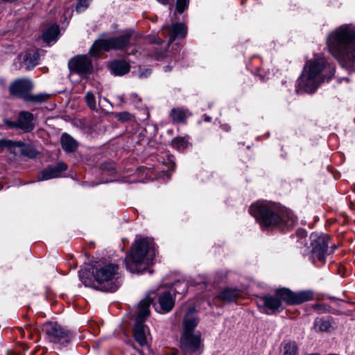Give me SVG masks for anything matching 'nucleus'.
<instances>
[{"label": "nucleus", "mask_w": 355, "mask_h": 355, "mask_svg": "<svg viewBox=\"0 0 355 355\" xmlns=\"http://www.w3.org/2000/svg\"><path fill=\"white\" fill-rule=\"evenodd\" d=\"M313 327L316 331H327L331 328V324L329 320L320 319L315 321Z\"/></svg>", "instance_id": "393cba45"}, {"label": "nucleus", "mask_w": 355, "mask_h": 355, "mask_svg": "<svg viewBox=\"0 0 355 355\" xmlns=\"http://www.w3.org/2000/svg\"><path fill=\"white\" fill-rule=\"evenodd\" d=\"M67 168V166L64 162H59L55 166H49L40 173L38 180L43 181L59 178L62 172Z\"/></svg>", "instance_id": "2eb2a0df"}, {"label": "nucleus", "mask_w": 355, "mask_h": 355, "mask_svg": "<svg viewBox=\"0 0 355 355\" xmlns=\"http://www.w3.org/2000/svg\"><path fill=\"white\" fill-rule=\"evenodd\" d=\"M33 120V114L28 112H22L19 114L17 121L12 123L11 126L20 128L24 132H30L34 128Z\"/></svg>", "instance_id": "dca6fc26"}, {"label": "nucleus", "mask_w": 355, "mask_h": 355, "mask_svg": "<svg viewBox=\"0 0 355 355\" xmlns=\"http://www.w3.org/2000/svg\"><path fill=\"white\" fill-rule=\"evenodd\" d=\"M33 83L26 78L17 79L10 85V94L26 100L28 93L33 89Z\"/></svg>", "instance_id": "ddd939ff"}, {"label": "nucleus", "mask_w": 355, "mask_h": 355, "mask_svg": "<svg viewBox=\"0 0 355 355\" xmlns=\"http://www.w3.org/2000/svg\"><path fill=\"white\" fill-rule=\"evenodd\" d=\"M311 245L312 247L311 254L313 262L317 259L319 261H324L326 257L331 254L336 248L334 244L331 245L332 249H329V244L330 239L327 234L319 235L315 233L311 234Z\"/></svg>", "instance_id": "1a4fd4ad"}, {"label": "nucleus", "mask_w": 355, "mask_h": 355, "mask_svg": "<svg viewBox=\"0 0 355 355\" xmlns=\"http://www.w3.org/2000/svg\"><path fill=\"white\" fill-rule=\"evenodd\" d=\"M240 295L239 291L234 288H225L223 290L218 297L226 302H232L236 300Z\"/></svg>", "instance_id": "5701e85b"}, {"label": "nucleus", "mask_w": 355, "mask_h": 355, "mask_svg": "<svg viewBox=\"0 0 355 355\" xmlns=\"http://www.w3.org/2000/svg\"><path fill=\"white\" fill-rule=\"evenodd\" d=\"M174 290L176 293H184L187 288V284L184 282H177L173 284Z\"/></svg>", "instance_id": "473e14b6"}, {"label": "nucleus", "mask_w": 355, "mask_h": 355, "mask_svg": "<svg viewBox=\"0 0 355 355\" xmlns=\"http://www.w3.org/2000/svg\"><path fill=\"white\" fill-rule=\"evenodd\" d=\"M171 355H177V354H171Z\"/></svg>", "instance_id": "c03bdc74"}, {"label": "nucleus", "mask_w": 355, "mask_h": 355, "mask_svg": "<svg viewBox=\"0 0 355 355\" xmlns=\"http://www.w3.org/2000/svg\"><path fill=\"white\" fill-rule=\"evenodd\" d=\"M335 68L328 64L320 55L307 61L298 79L299 88L307 93L316 91L319 85L325 80L329 81L334 75Z\"/></svg>", "instance_id": "7ed1b4c3"}, {"label": "nucleus", "mask_w": 355, "mask_h": 355, "mask_svg": "<svg viewBox=\"0 0 355 355\" xmlns=\"http://www.w3.org/2000/svg\"><path fill=\"white\" fill-rule=\"evenodd\" d=\"M85 101H86V103H87L88 107L91 110H96V98L92 92H87L85 94Z\"/></svg>", "instance_id": "c756f323"}, {"label": "nucleus", "mask_w": 355, "mask_h": 355, "mask_svg": "<svg viewBox=\"0 0 355 355\" xmlns=\"http://www.w3.org/2000/svg\"><path fill=\"white\" fill-rule=\"evenodd\" d=\"M155 257V243L148 238L137 239L125 258L126 268L132 272H142Z\"/></svg>", "instance_id": "20e7f679"}, {"label": "nucleus", "mask_w": 355, "mask_h": 355, "mask_svg": "<svg viewBox=\"0 0 355 355\" xmlns=\"http://www.w3.org/2000/svg\"><path fill=\"white\" fill-rule=\"evenodd\" d=\"M68 67L71 71L80 74L87 75L92 69V61L87 55H76L69 60Z\"/></svg>", "instance_id": "f8f14e48"}, {"label": "nucleus", "mask_w": 355, "mask_h": 355, "mask_svg": "<svg viewBox=\"0 0 355 355\" xmlns=\"http://www.w3.org/2000/svg\"><path fill=\"white\" fill-rule=\"evenodd\" d=\"M83 283L86 285V286H89V284L86 282V281H84Z\"/></svg>", "instance_id": "79ce46f5"}, {"label": "nucleus", "mask_w": 355, "mask_h": 355, "mask_svg": "<svg viewBox=\"0 0 355 355\" xmlns=\"http://www.w3.org/2000/svg\"><path fill=\"white\" fill-rule=\"evenodd\" d=\"M24 64L27 69H30L39 63V54L36 51L27 53L23 58Z\"/></svg>", "instance_id": "412c9836"}, {"label": "nucleus", "mask_w": 355, "mask_h": 355, "mask_svg": "<svg viewBox=\"0 0 355 355\" xmlns=\"http://www.w3.org/2000/svg\"><path fill=\"white\" fill-rule=\"evenodd\" d=\"M189 6V0H177L176 12L182 14Z\"/></svg>", "instance_id": "2f4dec72"}, {"label": "nucleus", "mask_w": 355, "mask_h": 355, "mask_svg": "<svg viewBox=\"0 0 355 355\" xmlns=\"http://www.w3.org/2000/svg\"><path fill=\"white\" fill-rule=\"evenodd\" d=\"M110 69L113 74L123 76L129 71L130 66L128 63L125 61L116 60L110 64Z\"/></svg>", "instance_id": "6ab92c4d"}, {"label": "nucleus", "mask_w": 355, "mask_h": 355, "mask_svg": "<svg viewBox=\"0 0 355 355\" xmlns=\"http://www.w3.org/2000/svg\"><path fill=\"white\" fill-rule=\"evenodd\" d=\"M93 275L94 277L93 286L98 290L114 292L119 287V266L116 264L107 263L99 266L93 271Z\"/></svg>", "instance_id": "39448f33"}, {"label": "nucleus", "mask_w": 355, "mask_h": 355, "mask_svg": "<svg viewBox=\"0 0 355 355\" xmlns=\"http://www.w3.org/2000/svg\"><path fill=\"white\" fill-rule=\"evenodd\" d=\"M188 139L185 137H175L172 141V145L178 150H183L188 146Z\"/></svg>", "instance_id": "bb28decb"}, {"label": "nucleus", "mask_w": 355, "mask_h": 355, "mask_svg": "<svg viewBox=\"0 0 355 355\" xmlns=\"http://www.w3.org/2000/svg\"><path fill=\"white\" fill-rule=\"evenodd\" d=\"M260 300L263 304L259 306V310L265 314H272L282 306V302L277 295L275 297L264 295L260 298Z\"/></svg>", "instance_id": "4468645a"}, {"label": "nucleus", "mask_w": 355, "mask_h": 355, "mask_svg": "<svg viewBox=\"0 0 355 355\" xmlns=\"http://www.w3.org/2000/svg\"><path fill=\"white\" fill-rule=\"evenodd\" d=\"M205 121H210V120H211V117H209V116H205Z\"/></svg>", "instance_id": "58836bf2"}, {"label": "nucleus", "mask_w": 355, "mask_h": 355, "mask_svg": "<svg viewBox=\"0 0 355 355\" xmlns=\"http://www.w3.org/2000/svg\"><path fill=\"white\" fill-rule=\"evenodd\" d=\"M130 37L131 33H127L119 37L97 40L90 48L89 53L93 56H98L101 51L121 49L129 44Z\"/></svg>", "instance_id": "6e6552de"}, {"label": "nucleus", "mask_w": 355, "mask_h": 355, "mask_svg": "<svg viewBox=\"0 0 355 355\" xmlns=\"http://www.w3.org/2000/svg\"><path fill=\"white\" fill-rule=\"evenodd\" d=\"M249 211L262 227H277L284 230L293 226L297 220L291 210L271 202L254 203Z\"/></svg>", "instance_id": "f257e3e1"}, {"label": "nucleus", "mask_w": 355, "mask_h": 355, "mask_svg": "<svg viewBox=\"0 0 355 355\" xmlns=\"http://www.w3.org/2000/svg\"><path fill=\"white\" fill-rule=\"evenodd\" d=\"M59 33L58 26L52 25L44 31L42 37L46 42H50L57 40Z\"/></svg>", "instance_id": "4be33fe9"}, {"label": "nucleus", "mask_w": 355, "mask_h": 355, "mask_svg": "<svg viewBox=\"0 0 355 355\" xmlns=\"http://www.w3.org/2000/svg\"><path fill=\"white\" fill-rule=\"evenodd\" d=\"M156 42H157V43H160V42H162V40L158 38V39H157V41Z\"/></svg>", "instance_id": "a19ab883"}, {"label": "nucleus", "mask_w": 355, "mask_h": 355, "mask_svg": "<svg viewBox=\"0 0 355 355\" xmlns=\"http://www.w3.org/2000/svg\"><path fill=\"white\" fill-rule=\"evenodd\" d=\"M276 295L282 301L288 304H300L310 301L313 295L311 291H303L297 293L292 292L287 288H279L276 291Z\"/></svg>", "instance_id": "9d476101"}, {"label": "nucleus", "mask_w": 355, "mask_h": 355, "mask_svg": "<svg viewBox=\"0 0 355 355\" xmlns=\"http://www.w3.org/2000/svg\"><path fill=\"white\" fill-rule=\"evenodd\" d=\"M151 73L150 70V69H146L145 71H141L139 75V78H144V77H147L148 75H150Z\"/></svg>", "instance_id": "f704fd0d"}, {"label": "nucleus", "mask_w": 355, "mask_h": 355, "mask_svg": "<svg viewBox=\"0 0 355 355\" xmlns=\"http://www.w3.org/2000/svg\"><path fill=\"white\" fill-rule=\"evenodd\" d=\"M130 119V114L127 112H121L119 114V119L121 121H127Z\"/></svg>", "instance_id": "72a5a7b5"}, {"label": "nucleus", "mask_w": 355, "mask_h": 355, "mask_svg": "<svg viewBox=\"0 0 355 355\" xmlns=\"http://www.w3.org/2000/svg\"><path fill=\"white\" fill-rule=\"evenodd\" d=\"M131 98L133 103L141 101V98L138 96L137 94H132L131 95Z\"/></svg>", "instance_id": "c9c22d12"}, {"label": "nucleus", "mask_w": 355, "mask_h": 355, "mask_svg": "<svg viewBox=\"0 0 355 355\" xmlns=\"http://www.w3.org/2000/svg\"><path fill=\"white\" fill-rule=\"evenodd\" d=\"M171 116L175 122H183L188 116V112L182 109H173L171 112Z\"/></svg>", "instance_id": "b1692460"}, {"label": "nucleus", "mask_w": 355, "mask_h": 355, "mask_svg": "<svg viewBox=\"0 0 355 355\" xmlns=\"http://www.w3.org/2000/svg\"><path fill=\"white\" fill-rule=\"evenodd\" d=\"M152 300L150 297L143 299L139 304V311L135 319L134 337L141 346L147 345L148 329L144 322L150 314V306Z\"/></svg>", "instance_id": "0eeeda50"}, {"label": "nucleus", "mask_w": 355, "mask_h": 355, "mask_svg": "<svg viewBox=\"0 0 355 355\" xmlns=\"http://www.w3.org/2000/svg\"><path fill=\"white\" fill-rule=\"evenodd\" d=\"M62 148L69 153L73 152L78 147L77 142L69 135L64 133L61 137Z\"/></svg>", "instance_id": "aec40b11"}, {"label": "nucleus", "mask_w": 355, "mask_h": 355, "mask_svg": "<svg viewBox=\"0 0 355 355\" xmlns=\"http://www.w3.org/2000/svg\"><path fill=\"white\" fill-rule=\"evenodd\" d=\"M28 156H29V157H34L35 156V153L33 152H31V153L28 154Z\"/></svg>", "instance_id": "ea45409f"}, {"label": "nucleus", "mask_w": 355, "mask_h": 355, "mask_svg": "<svg viewBox=\"0 0 355 355\" xmlns=\"http://www.w3.org/2000/svg\"><path fill=\"white\" fill-rule=\"evenodd\" d=\"M49 98V95L47 94H28L26 96L25 101L35 102V103H42L46 101Z\"/></svg>", "instance_id": "c85d7f7f"}, {"label": "nucleus", "mask_w": 355, "mask_h": 355, "mask_svg": "<svg viewBox=\"0 0 355 355\" xmlns=\"http://www.w3.org/2000/svg\"><path fill=\"white\" fill-rule=\"evenodd\" d=\"M92 1V0H78L76 10L78 12H81L85 10L89 7Z\"/></svg>", "instance_id": "7c9ffc66"}, {"label": "nucleus", "mask_w": 355, "mask_h": 355, "mask_svg": "<svg viewBox=\"0 0 355 355\" xmlns=\"http://www.w3.org/2000/svg\"><path fill=\"white\" fill-rule=\"evenodd\" d=\"M329 52L355 71V28L344 24L333 31L327 39Z\"/></svg>", "instance_id": "f03ea898"}, {"label": "nucleus", "mask_w": 355, "mask_h": 355, "mask_svg": "<svg viewBox=\"0 0 355 355\" xmlns=\"http://www.w3.org/2000/svg\"><path fill=\"white\" fill-rule=\"evenodd\" d=\"M171 69H172V68H171V67H169V66H166V67H164V70H165V71H166V72H167V71H170L171 70Z\"/></svg>", "instance_id": "4c0bfd02"}, {"label": "nucleus", "mask_w": 355, "mask_h": 355, "mask_svg": "<svg viewBox=\"0 0 355 355\" xmlns=\"http://www.w3.org/2000/svg\"><path fill=\"white\" fill-rule=\"evenodd\" d=\"M165 28L169 30V43H172L175 38L184 37L187 33L186 26L182 23H174L171 26H166Z\"/></svg>", "instance_id": "a211bd4d"}, {"label": "nucleus", "mask_w": 355, "mask_h": 355, "mask_svg": "<svg viewBox=\"0 0 355 355\" xmlns=\"http://www.w3.org/2000/svg\"><path fill=\"white\" fill-rule=\"evenodd\" d=\"M159 307L155 308L160 313H166L172 310L175 304V300L170 292H164L159 296Z\"/></svg>", "instance_id": "f3484780"}, {"label": "nucleus", "mask_w": 355, "mask_h": 355, "mask_svg": "<svg viewBox=\"0 0 355 355\" xmlns=\"http://www.w3.org/2000/svg\"><path fill=\"white\" fill-rule=\"evenodd\" d=\"M42 330L51 342L64 345L70 341L71 336L69 334L55 322L45 323L43 325Z\"/></svg>", "instance_id": "9b49d317"}, {"label": "nucleus", "mask_w": 355, "mask_h": 355, "mask_svg": "<svg viewBox=\"0 0 355 355\" xmlns=\"http://www.w3.org/2000/svg\"><path fill=\"white\" fill-rule=\"evenodd\" d=\"M198 324V318L191 315L189 313L186 315L180 337V346L184 352L193 353L202 351L203 344L201 340V334L194 331Z\"/></svg>", "instance_id": "423d86ee"}, {"label": "nucleus", "mask_w": 355, "mask_h": 355, "mask_svg": "<svg viewBox=\"0 0 355 355\" xmlns=\"http://www.w3.org/2000/svg\"><path fill=\"white\" fill-rule=\"evenodd\" d=\"M24 143L22 141H15L10 139H0V152L5 148L23 147Z\"/></svg>", "instance_id": "a878e982"}, {"label": "nucleus", "mask_w": 355, "mask_h": 355, "mask_svg": "<svg viewBox=\"0 0 355 355\" xmlns=\"http://www.w3.org/2000/svg\"><path fill=\"white\" fill-rule=\"evenodd\" d=\"M297 346L295 342H288L284 346V355H296Z\"/></svg>", "instance_id": "cd10ccee"}, {"label": "nucleus", "mask_w": 355, "mask_h": 355, "mask_svg": "<svg viewBox=\"0 0 355 355\" xmlns=\"http://www.w3.org/2000/svg\"><path fill=\"white\" fill-rule=\"evenodd\" d=\"M308 355H319L318 354H308Z\"/></svg>", "instance_id": "37998d69"}, {"label": "nucleus", "mask_w": 355, "mask_h": 355, "mask_svg": "<svg viewBox=\"0 0 355 355\" xmlns=\"http://www.w3.org/2000/svg\"><path fill=\"white\" fill-rule=\"evenodd\" d=\"M159 3L166 6L169 3L170 0H157Z\"/></svg>", "instance_id": "e433bc0d"}]
</instances>
